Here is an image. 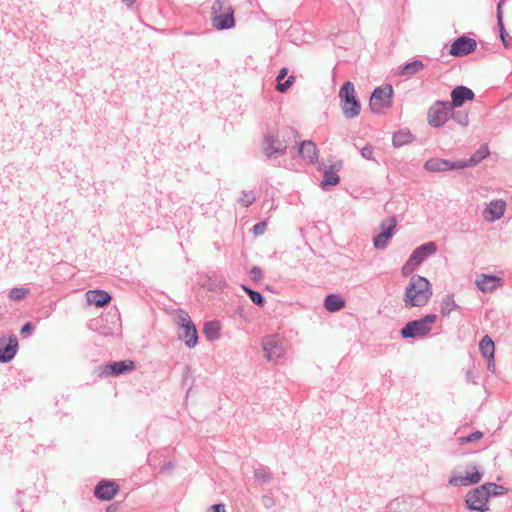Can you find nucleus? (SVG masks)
<instances>
[{"label": "nucleus", "mask_w": 512, "mask_h": 512, "mask_svg": "<svg viewBox=\"0 0 512 512\" xmlns=\"http://www.w3.org/2000/svg\"><path fill=\"white\" fill-rule=\"evenodd\" d=\"M432 295L430 282L422 276L414 275L411 277L404 293V303L406 307H421L428 303Z\"/></svg>", "instance_id": "obj_1"}, {"label": "nucleus", "mask_w": 512, "mask_h": 512, "mask_svg": "<svg viewBox=\"0 0 512 512\" xmlns=\"http://www.w3.org/2000/svg\"><path fill=\"white\" fill-rule=\"evenodd\" d=\"M498 488L496 484L488 483L473 489L466 497L468 507L481 512L487 510L488 498L491 494L496 495Z\"/></svg>", "instance_id": "obj_2"}, {"label": "nucleus", "mask_w": 512, "mask_h": 512, "mask_svg": "<svg viewBox=\"0 0 512 512\" xmlns=\"http://www.w3.org/2000/svg\"><path fill=\"white\" fill-rule=\"evenodd\" d=\"M339 98L341 109L347 118H355L360 114L361 105L351 82L344 83L339 91Z\"/></svg>", "instance_id": "obj_3"}, {"label": "nucleus", "mask_w": 512, "mask_h": 512, "mask_svg": "<svg viewBox=\"0 0 512 512\" xmlns=\"http://www.w3.org/2000/svg\"><path fill=\"white\" fill-rule=\"evenodd\" d=\"M436 320L437 316L435 314H429L419 320L411 321L402 328L401 335L404 338L426 336L432 330V325Z\"/></svg>", "instance_id": "obj_4"}, {"label": "nucleus", "mask_w": 512, "mask_h": 512, "mask_svg": "<svg viewBox=\"0 0 512 512\" xmlns=\"http://www.w3.org/2000/svg\"><path fill=\"white\" fill-rule=\"evenodd\" d=\"M437 248L433 242L426 243L415 249L407 262L403 265L401 272L403 276L411 275L416 268L430 255L436 252Z\"/></svg>", "instance_id": "obj_5"}, {"label": "nucleus", "mask_w": 512, "mask_h": 512, "mask_svg": "<svg viewBox=\"0 0 512 512\" xmlns=\"http://www.w3.org/2000/svg\"><path fill=\"white\" fill-rule=\"evenodd\" d=\"M213 25L217 29H227L234 26V11L224 2L217 1L214 3L213 7Z\"/></svg>", "instance_id": "obj_6"}, {"label": "nucleus", "mask_w": 512, "mask_h": 512, "mask_svg": "<svg viewBox=\"0 0 512 512\" xmlns=\"http://www.w3.org/2000/svg\"><path fill=\"white\" fill-rule=\"evenodd\" d=\"M393 89L390 85L376 88L370 98V108L373 112L379 113L391 106Z\"/></svg>", "instance_id": "obj_7"}, {"label": "nucleus", "mask_w": 512, "mask_h": 512, "mask_svg": "<svg viewBox=\"0 0 512 512\" xmlns=\"http://www.w3.org/2000/svg\"><path fill=\"white\" fill-rule=\"evenodd\" d=\"M451 114V105L448 102H437L428 111V123L440 127L447 122Z\"/></svg>", "instance_id": "obj_8"}, {"label": "nucleus", "mask_w": 512, "mask_h": 512, "mask_svg": "<svg viewBox=\"0 0 512 512\" xmlns=\"http://www.w3.org/2000/svg\"><path fill=\"white\" fill-rule=\"evenodd\" d=\"M396 226L397 220L394 217L384 220L380 225L381 232L373 239L374 246L378 249L385 248L394 235Z\"/></svg>", "instance_id": "obj_9"}, {"label": "nucleus", "mask_w": 512, "mask_h": 512, "mask_svg": "<svg viewBox=\"0 0 512 512\" xmlns=\"http://www.w3.org/2000/svg\"><path fill=\"white\" fill-rule=\"evenodd\" d=\"M17 349L18 341L15 336L0 338V362L11 361L16 355Z\"/></svg>", "instance_id": "obj_10"}, {"label": "nucleus", "mask_w": 512, "mask_h": 512, "mask_svg": "<svg viewBox=\"0 0 512 512\" xmlns=\"http://www.w3.org/2000/svg\"><path fill=\"white\" fill-rule=\"evenodd\" d=\"M263 350L268 360H276L284 353L282 341L275 336L266 337L263 340Z\"/></svg>", "instance_id": "obj_11"}, {"label": "nucleus", "mask_w": 512, "mask_h": 512, "mask_svg": "<svg viewBox=\"0 0 512 512\" xmlns=\"http://www.w3.org/2000/svg\"><path fill=\"white\" fill-rule=\"evenodd\" d=\"M476 41L472 38L462 36L455 40L450 47V54L456 57L465 56L476 49Z\"/></svg>", "instance_id": "obj_12"}, {"label": "nucleus", "mask_w": 512, "mask_h": 512, "mask_svg": "<svg viewBox=\"0 0 512 512\" xmlns=\"http://www.w3.org/2000/svg\"><path fill=\"white\" fill-rule=\"evenodd\" d=\"M468 165L469 164H467L465 162L452 163L447 160L434 158V159H430V160L426 161L425 168L429 171L441 172V171H448V170H452V169H461Z\"/></svg>", "instance_id": "obj_13"}, {"label": "nucleus", "mask_w": 512, "mask_h": 512, "mask_svg": "<svg viewBox=\"0 0 512 512\" xmlns=\"http://www.w3.org/2000/svg\"><path fill=\"white\" fill-rule=\"evenodd\" d=\"M119 486L115 482L101 481L95 487V496L100 500L109 501L115 497Z\"/></svg>", "instance_id": "obj_14"}, {"label": "nucleus", "mask_w": 512, "mask_h": 512, "mask_svg": "<svg viewBox=\"0 0 512 512\" xmlns=\"http://www.w3.org/2000/svg\"><path fill=\"white\" fill-rule=\"evenodd\" d=\"M298 153L306 163L315 164L318 161L319 151L311 140L303 141L299 146Z\"/></svg>", "instance_id": "obj_15"}, {"label": "nucleus", "mask_w": 512, "mask_h": 512, "mask_svg": "<svg viewBox=\"0 0 512 512\" xmlns=\"http://www.w3.org/2000/svg\"><path fill=\"white\" fill-rule=\"evenodd\" d=\"M506 204L502 200L492 201L483 211V216L486 221L494 222L500 219L505 211Z\"/></svg>", "instance_id": "obj_16"}, {"label": "nucleus", "mask_w": 512, "mask_h": 512, "mask_svg": "<svg viewBox=\"0 0 512 512\" xmlns=\"http://www.w3.org/2000/svg\"><path fill=\"white\" fill-rule=\"evenodd\" d=\"M133 369H135V363L131 360H124L104 366L102 373L104 375H119L126 371H132Z\"/></svg>", "instance_id": "obj_17"}, {"label": "nucleus", "mask_w": 512, "mask_h": 512, "mask_svg": "<svg viewBox=\"0 0 512 512\" xmlns=\"http://www.w3.org/2000/svg\"><path fill=\"white\" fill-rule=\"evenodd\" d=\"M452 104L451 107H460L466 100H473L474 93L471 89L458 86L451 92Z\"/></svg>", "instance_id": "obj_18"}, {"label": "nucleus", "mask_w": 512, "mask_h": 512, "mask_svg": "<svg viewBox=\"0 0 512 512\" xmlns=\"http://www.w3.org/2000/svg\"><path fill=\"white\" fill-rule=\"evenodd\" d=\"M476 285L482 292H492L501 286V279L492 275H482L476 280Z\"/></svg>", "instance_id": "obj_19"}, {"label": "nucleus", "mask_w": 512, "mask_h": 512, "mask_svg": "<svg viewBox=\"0 0 512 512\" xmlns=\"http://www.w3.org/2000/svg\"><path fill=\"white\" fill-rule=\"evenodd\" d=\"M86 299L89 304L103 307L111 301V296L104 290H89L86 293Z\"/></svg>", "instance_id": "obj_20"}, {"label": "nucleus", "mask_w": 512, "mask_h": 512, "mask_svg": "<svg viewBox=\"0 0 512 512\" xmlns=\"http://www.w3.org/2000/svg\"><path fill=\"white\" fill-rule=\"evenodd\" d=\"M481 480V474L474 468V471L468 473L466 476H453L450 478L449 483L454 486H468L476 484Z\"/></svg>", "instance_id": "obj_21"}, {"label": "nucleus", "mask_w": 512, "mask_h": 512, "mask_svg": "<svg viewBox=\"0 0 512 512\" xmlns=\"http://www.w3.org/2000/svg\"><path fill=\"white\" fill-rule=\"evenodd\" d=\"M479 349L483 357L488 359L489 366L491 364H494V352H495V345L491 337L488 335H485L479 344Z\"/></svg>", "instance_id": "obj_22"}, {"label": "nucleus", "mask_w": 512, "mask_h": 512, "mask_svg": "<svg viewBox=\"0 0 512 512\" xmlns=\"http://www.w3.org/2000/svg\"><path fill=\"white\" fill-rule=\"evenodd\" d=\"M343 161H338L332 165L330 170H326L323 175L322 186H335L339 183L340 178L336 171L342 168Z\"/></svg>", "instance_id": "obj_23"}, {"label": "nucleus", "mask_w": 512, "mask_h": 512, "mask_svg": "<svg viewBox=\"0 0 512 512\" xmlns=\"http://www.w3.org/2000/svg\"><path fill=\"white\" fill-rule=\"evenodd\" d=\"M287 74L288 68L283 67L277 76L276 90L280 93L286 92L295 82V77L293 75L289 76L286 80H284Z\"/></svg>", "instance_id": "obj_24"}, {"label": "nucleus", "mask_w": 512, "mask_h": 512, "mask_svg": "<svg viewBox=\"0 0 512 512\" xmlns=\"http://www.w3.org/2000/svg\"><path fill=\"white\" fill-rule=\"evenodd\" d=\"M221 325L218 321H210L204 325L203 333L208 340H216L220 336Z\"/></svg>", "instance_id": "obj_25"}, {"label": "nucleus", "mask_w": 512, "mask_h": 512, "mask_svg": "<svg viewBox=\"0 0 512 512\" xmlns=\"http://www.w3.org/2000/svg\"><path fill=\"white\" fill-rule=\"evenodd\" d=\"M183 331L184 332L182 334V338L184 339L185 344L190 348L194 347L198 341V335L195 325L191 324L189 326H186L183 328Z\"/></svg>", "instance_id": "obj_26"}, {"label": "nucleus", "mask_w": 512, "mask_h": 512, "mask_svg": "<svg viewBox=\"0 0 512 512\" xmlns=\"http://www.w3.org/2000/svg\"><path fill=\"white\" fill-rule=\"evenodd\" d=\"M344 300L337 295H328L325 298L324 306L330 312L339 311L344 307Z\"/></svg>", "instance_id": "obj_27"}, {"label": "nucleus", "mask_w": 512, "mask_h": 512, "mask_svg": "<svg viewBox=\"0 0 512 512\" xmlns=\"http://www.w3.org/2000/svg\"><path fill=\"white\" fill-rule=\"evenodd\" d=\"M424 68V65L421 61L415 60L413 62H410L406 64L402 70L401 74L406 76H411L416 74L417 72L421 71Z\"/></svg>", "instance_id": "obj_28"}, {"label": "nucleus", "mask_w": 512, "mask_h": 512, "mask_svg": "<svg viewBox=\"0 0 512 512\" xmlns=\"http://www.w3.org/2000/svg\"><path fill=\"white\" fill-rule=\"evenodd\" d=\"M456 308H457V304L454 301L453 297H451V296H446L442 300L441 305H440V311H441L442 315H444V316L450 314Z\"/></svg>", "instance_id": "obj_29"}, {"label": "nucleus", "mask_w": 512, "mask_h": 512, "mask_svg": "<svg viewBox=\"0 0 512 512\" xmlns=\"http://www.w3.org/2000/svg\"><path fill=\"white\" fill-rule=\"evenodd\" d=\"M412 135L409 132L400 131L393 135V144L394 146H402L411 142Z\"/></svg>", "instance_id": "obj_30"}, {"label": "nucleus", "mask_w": 512, "mask_h": 512, "mask_svg": "<svg viewBox=\"0 0 512 512\" xmlns=\"http://www.w3.org/2000/svg\"><path fill=\"white\" fill-rule=\"evenodd\" d=\"M29 289L20 287V288H13L9 291V298L14 301H19L24 299L29 294Z\"/></svg>", "instance_id": "obj_31"}, {"label": "nucleus", "mask_w": 512, "mask_h": 512, "mask_svg": "<svg viewBox=\"0 0 512 512\" xmlns=\"http://www.w3.org/2000/svg\"><path fill=\"white\" fill-rule=\"evenodd\" d=\"M489 155V149L488 147L482 146L470 159V164L475 165L480 160L486 158Z\"/></svg>", "instance_id": "obj_32"}, {"label": "nucleus", "mask_w": 512, "mask_h": 512, "mask_svg": "<svg viewBox=\"0 0 512 512\" xmlns=\"http://www.w3.org/2000/svg\"><path fill=\"white\" fill-rule=\"evenodd\" d=\"M177 323L181 328L193 324L187 312L179 310L177 312Z\"/></svg>", "instance_id": "obj_33"}, {"label": "nucleus", "mask_w": 512, "mask_h": 512, "mask_svg": "<svg viewBox=\"0 0 512 512\" xmlns=\"http://www.w3.org/2000/svg\"><path fill=\"white\" fill-rule=\"evenodd\" d=\"M243 289L249 295V297H250V299L252 300L253 303H255V304L259 305V306H262L264 304V299H263L262 295L259 292H256V291L251 290V289L246 288V287H243Z\"/></svg>", "instance_id": "obj_34"}, {"label": "nucleus", "mask_w": 512, "mask_h": 512, "mask_svg": "<svg viewBox=\"0 0 512 512\" xmlns=\"http://www.w3.org/2000/svg\"><path fill=\"white\" fill-rule=\"evenodd\" d=\"M498 27H499L500 37H501L502 43H503V45L506 48H508L509 47V43L507 41L508 34L505 31L504 24H503V17L501 16L500 13H499V25H498Z\"/></svg>", "instance_id": "obj_35"}, {"label": "nucleus", "mask_w": 512, "mask_h": 512, "mask_svg": "<svg viewBox=\"0 0 512 512\" xmlns=\"http://www.w3.org/2000/svg\"><path fill=\"white\" fill-rule=\"evenodd\" d=\"M482 437H483V433L480 431H476L467 437L459 438V442L461 444L468 443V442H476V441H479Z\"/></svg>", "instance_id": "obj_36"}, {"label": "nucleus", "mask_w": 512, "mask_h": 512, "mask_svg": "<svg viewBox=\"0 0 512 512\" xmlns=\"http://www.w3.org/2000/svg\"><path fill=\"white\" fill-rule=\"evenodd\" d=\"M255 201V196L252 192H244L243 196L240 198V202L244 206H249Z\"/></svg>", "instance_id": "obj_37"}, {"label": "nucleus", "mask_w": 512, "mask_h": 512, "mask_svg": "<svg viewBox=\"0 0 512 512\" xmlns=\"http://www.w3.org/2000/svg\"><path fill=\"white\" fill-rule=\"evenodd\" d=\"M266 227H267V223L264 221V222H260V223H257L256 225H254L253 227V233L255 236H258V235H261L265 232L266 230Z\"/></svg>", "instance_id": "obj_38"}, {"label": "nucleus", "mask_w": 512, "mask_h": 512, "mask_svg": "<svg viewBox=\"0 0 512 512\" xmlns=\"http://www.w3.org/2000/svg\"><path fill=\"white\" fill-rule=\"evenodd\" d=\"M250 276L253 280L259 281L262 277V271L258 267H253L250 271Z\"/></svg>", "instance_id": "obj_39"}, {"label": "nucleus", "mask_w": 512, "mask_h": 512, "mask_svg": "<svg viewBox=\"0 0 512 512\" xmlns=\"http://www.w3.org/2000/svg\"><path fill=\"white\" fill-rule=\"evenodd\" d=\"M284 150H285V147H282V148H280V149H275V150H274V148H269V147H267V148L265 149V152H266V154H267L269 157H271V156H273L276 152H279L280 154H282V153L284 152Z\"/></svg>", "instance_id": "obj_40"}, {"label": "nucleus", "mask_w": 512, "mask_h": 512, "mask_svg": "<svg viewBox=\"0 0 512 512\" xmlns=\"http://www.w3.org/2000/svg\"><path fill=\"white\" fill-rule=\"evenodd\" d=\"M32 330H33V325H32L30 322H27V323H26V324H24V326L22 327V329H21V333H22V334H30Z\"/></svg>", "instance_id": "obj_41"}, {"label": "nucleus", "mask_w": 512, "mask_h": 512, "mask_svg": "<svg viewBox=\"0 0 512 512\" xmlns=\"http://www.w3.org/2000/svg\"><path fill=\"white\" fill-rule=\"evenodd\" d=\"M211 512H225L223 504H215L211 507Z\"/></svg>", "instance_id": "obj_42"}, {"label": "nucleus", "mask_w": 512, "mask_h": 512, "mask_svg": "<svg viewBox=\"0 0 512 512\" xmlns=\"http://www.w3.org/2000/svg\"><path fill=\"white\" fill-rule=\"evenodd\" d=\"M361 154L363 157L370 159L372 156V150L370 148L365 147L361 150Z\"/></svg>", "instance_id": "obj_43"}, {"label": "nucleus", "mask_w": 512, "mask_h": 512, "mask_svg": "<svg viewBox=\"0 0 512 512\" xmlns=\"http://www.w3.org/2000/svg\"><path fill=\"white\" fill-rule=\"evenodd\" d=\"M502 4H503V0H501L497 6V21L499 22V13L502 15Z\"/></svg>", "instance_id": "obj_44"}, {"label": "nucleus", "mask_w": 512, "mask_h": 512, "mask_svg": "<svg viewBox=\"0 0 512 512\" xmlns=\"http://www.w3.org/2000/svg\"><path fill=\"white\" fill-rule=\"evenodd\" d=\"M129 5H132L136 0H124Z\"/></svg>", "instance_id": "obj_45"}]
</instances>
